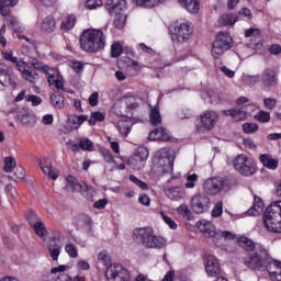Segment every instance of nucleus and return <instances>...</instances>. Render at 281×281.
Masks as SVG:
<instances>
[{
	"mask_svg": "<svg viewBox=\"0 0 281 281\" xmlns=\"http://www.w3.org/2000/svg\"><path fill=\"white\" fill-rule=\"evenodd\" d=\"M248 258L244 260V265L252 271H268L272 281H281V261L276 260L269 255V250L262 247H248Z\"/></svg>",
	"mask_w": 281,
	"mask_h": 281,
	"instance_id": "nucleus-1",
	"label": "nucleus"
},
{
	"mask_svg": "<svg viewBox=\"0 0 281 281\" xmlns=\"http://www.w3.org/2000/svg\"><path fill=\"white\" fill-rule=\"evenodd\" d=\"M79 41L81 49L88 54H98V52H102L106 45L104 32L98 29L85 30Z\"/></svg>",
	"mask_w": 281,
	"mask_h": 281,
	"instance_id": "nucleus-2",
	"label": "nucleus"
},
{
	"mask_svg": "<svg viewBox=\"0 0 281 281\" xmlns=\"http://www.w3.org/2000/svg\"><path fill=\"white\" fill-rule=\"evenodd\" d=\"M235 170L241 175V177H251L256 175L258 168L256 161L247 155L240 154L233 160Z\"/></svg>",
	"mask_w": 281,
	"mask_h": 281,
	"instance_id": "nucleus-3",
	"label": "nucleus"
},
{
	"mask_svg": "<svg viewBox=\"0 0 281 281\" xmlns=\"http://www.w3.org/2000/svg\"><path fill=\"white\" fill-rule=\"evenodd\" d=\"M234 47V40L229 33L218 32L216 40L213 42L212 56L221 58L228 49Z\"/></svg>",
	"mask_w": 281,
	"mask_h": 281,
	"instance_id": "nucleus-4",
	"label": "nucleus"
},
{
	"mask_svg": "<svg viewBox=\"0 0 281 281\" xmlns=\"http://www.w3.org/2000/svg\"><path fill=\"white\" fill-rule=\"evenodd\" d=\"M33 229L36 236L44 240V243H48L50 247H60V245L65 243V236L60 233H57L55 236H49L47 227L43 222H38L37 224H35L33 226Z\"/></svg>",
	"mask_w": 281,
	"mask_h": 281,
	"instance_id": "nucleus-5",
	"label": "nucleus"
},
{
	"mask_svg": "<svg viewBox=\"0 0 281 281\" xmlns=\"http://www.w3.org/2000/svg\"><path fill=\"white\" fill-rule=\"evenodd\" d=\"M200 124L195 125L196 133H207L216 126L218 122V113L214 111H205L203 114L200 115Z\"/></svg>",
	"mask_w": 281,
	"mask_h": 281,
	"instance_id": "nucleus-6",
	"label": "nucleus"
},
{
	"mask_svg": "<svg viewBox=\"0 0 281 281\" xmlns=\"http://www.w3.org/2000/svg\"><path fill=\"white\" fill-rule=\"evenodd\" d=\"M67 181V186L66 189L72 192H80L83 196H86V199H92L93 193L95 192V190H93V188L87 186L85 182H80L78 181V178L74 177V176H68L66 178Z\"/></svg>",
	"mask_w": 281,
	"mask_h": 281,
	"instance_id": "nucleus-7",
	"label": "nucleus"
},
{
	"mask_svg": "<svg viewBox=\"0 0 281 281\" xmlns=\"http://www.w3.org/2000/svg\"><path fill=\"white\" fill-rule=\"evenodd\" d=\"M105 278L109 281H128L131 274H128V270H126L122 265L114 263L106 268Z\"/></svg>",
	"mask_w": 281,
	"mask_h": 281,
	"instance_id": "nucleus-8",
	"label": "nucleus"
},
{
	"mask_svg": "<svg viewBox=\"0 0 281 281\" xmlns=\"http://www.w3.org/2000/svg\"><path fill=\"white\" fill-rule=\"evenodd\" d=\"M158 166L162 172H172L175 166V156L170 153L169 148H161L157 153Z\"/></svg>",
	"mask_w": 281,
	"mask_h": 281,
	"instance_id": "nucleus-9",
	"label": "nucleus"
},
{
	"mask_svg": "<svg viewBox=\"0 0 281 281\" xmlns=\"http://www.w3.org/2000/svg\"><path fill=\"white\" fill-rule=\"evenodd\" d=\"M210 196L204 193H198L191 199V210L194 214H203L210 210Z\"/></svg>",
	"mask_w": 281,
	"mask_h": 281,
	"instance_id": "nucleus-10",
	"label": "nucleus"
},
{
	"mask_svg": "<svg viewBox=\"0 0 281 281\" xmlns=\"http://www.w3.org/2000/svg\"><path fill=\"white\" fill-rule=\"evenodd\" d=\"M190 36H192V26L188 23L176 25L171 31V38L176 43H186V41H190Z\"/></svg>",
	"mask_w": 281,
	"mask_h": 281,
	"instance_id": "nucleus-11",
	"label": "nucleus"
},
{
	"mask_svg": "<svg viewBox=\"0 0 281 281\" xmlns=\"http://www.w3.org/2000/svg\"><path fill=\"white\" fill-rule=\"evenodd\" d=\"M154 234L155 229L149 226L143 228H135L133 232V239L136 243H140V245H143L144 247H149Z\"/></svg>",
	"mask_w": 281,
	"mask_h": 281,
	"instance_id": "nucleus-12",
	"label": "nucleus"
},
{
	"mask_svg": "<svg viewBox=\"0 0 281 281\" xmlns=\"http://www.w3.org/2000/svg\"><path fill=\"white\" fill-rule=\"evenodd\" d=\"M148 159V149L146 147H138L134 157L130 160V166L134 170H143Z\"/></svg>",
	"mask_w": 281,
	"mask_h": 281,
	"instance_id": "nucleus-13",
	"label": "nucleus"
},
{
	"mask_svg": "<svg viewBox=\"0 0 281 281\" xmlns=\"http://www.w3.org/2000/svg\"><path fill=\"white\" fill-rule=\"evenodd\" d=\"M18 70L20 71L22 78L26 82H31V85H36V82H38V79L41 78L36 70L27 67V63H25V60H22V64H18Z\"/></svg>",
	"mask_w": 281,
	"mask_h": 281,
	"instance_id": "nucleus-14",
	"label": "nucleus"
},
{
	"mask_svg": "<svg viewBox=\"0 0 281 281\" xmlns=\"http://www.w3.org/2000/svg\"><path fill=\"white\" fill-rule=\"evenodd\" d=\"M0 85L16 89V81L12 78V68L4 63H0Z\"/></svg>",
	"mask_w": 281,
	"mask_h": 281,
	"instance_id": "nucleus-15",
	"label": "nucleus"
},
{
	"mask_svg": "<svg viewBox=\"0 0 281 281\" xmlns=\"http://www.w3.org/2000/svg\"><path fill=\"white\" fill-rule=\"evenodd\" d=\"M204 267L207 276L211 278H216L221 273V265L218 263V259L212 255H206L204 257Z\"/></svg>",
	"mask_w": 281,
	"mask_h": 281,
	"instance_id": "nucleus-16",
	"label": "nucleus"
},
{
	"mask_svg": "<svg viewBox=\"0 0 281 281\" xmlns=\"http://www.w3.org/2000/svg\"><path fill=\"white\" fill-rule=\"evenodd\" d=\"M204 192L210 194V196H215L224 188L223 178H211L204 182Z\"/></svg>",
	"mask_w": 281,
	"mask_h": 281,
	"instance_id": "nucleus-17",
	"label": "nucleus"
},
{
	"mask_svg": "<svg viewBox=\"0 0 281 281\" xmlns=\"http://www.w3.org/2000/svg\"><path fill=\"white\" fill-rule=\"evenodd\" d=\"M196 227L204 236L209 238L216 239V234H218V231H216V226L207 220H201L196 223Z\"/></svg>",
	"mask_w": 281,
	"mask_h": 281,
	"instance_id": "nucleus-18",
	"label": "nucleus"
},
{
	"mask_svg": "<svg viewBox=\"0 0 281 281\" xmlns=\"http://www.w3.org/2000/svg\"><path fill=\"white\" fill-rule=\"evenodd\" d=\"M246 38H250V47L254 49H260L262 47V34L258 29H248L245 31Z\"/></svg>",
	"mask_w": 281,
	"mask_h": 281,
	"instance_id": "nucleus-19",
	"label": "nucleus"
},
{
	"mask_svg": "<svg viewBox=\"0 0 281 281\" xmlns=\"http://www.w3.org/2000/svg\"><path fill=\"white\" fill-rule=\"evenodd\" d=\"M261 80L266 89H273V87H278V77L273 69H266L262 74Z\"/></svg>",
	"mask_w": 281,
	"mask_h": 281,
	"instance_id": "nucleus-20",
	"label": "nucleus"
},
{
	"mask_svg": "<svg viewBox=\"0 0 281 281\" xmlns=\"http://www.w3.org/2000/svg\"><path fill=\"white\" fill-rule=\"evenodd\" d=\"M105 10H108L110 14L122 12L126 10V0H106Z\"/></svg>",
	"mask_w": 281,
	"mask_h": 281,
	"instance_id": "nucleus-21",
	"label": "nucleus"
},
{
	"mask_svg": "<svg viewBox=\"0 0 281 281\" xmlns=\"http://www.w3.org/2000/svg\"><path fill=\"white\" fill-rule=\"evenodd\" d=\"M259 161L262 164L263 168H268V170H278L280 164V159L273 158L271 154H261L259 156Z\"/></svg>",
	"mask_w": 281,
	"mask_h": 281,
	"instance_id": "nucleus-22",
	"label": "nucleus"
},
{
	"mask_svg": "<svg viewBox=\"0 0 281 281\" xmlns=\"http://www.w3.org/2000/svg\"><path fill=\"white\" fill-rule=\"evenodd\" d=\"M148 138L150 142H168L170 139V135L164 127H158L149 133Z\"/></svg>",
	"mask_w": 281,
	"mask_h": 281,
	"instance_id": "nucleus-23",
	"label": "nucleus"
},
{
	"mask_svg": "<svg viewBox=\"0 0 281 281\" xmlns=\"http://www.w3.org/2000/svg\"><path fill=\"white\" fill-rule=\"evenodd\" d=\"M24 63H26V67L30 68L33 67V70L35 71H42L43 74H49V67L43 66V63L38 60L36 57H29L26 60L24 59Z\"/></svg>",
	"mask_w": 281,
	"mask_h": 281,
	"instance_id": "nucleus-24",
	"label": "nucleus"
},
{
	"mask_svg": "<svg viewBox=\"0 0 281 281\" xmlns=\"http://www.w3.org/2000/svg\"><path fill=\"white\" fill-rule=\"evenodd\" d=\"M87 120H89L88 115L81 114V115H70L68 116V124L70 126V128H72V131H78V128H80V126H82V124H85V122H87Z\"/></svg>",
	"mask_w": 281,
	"mask_h": 281,
	"instance_id": "nucleus-25",
	"label": "nucleus"
},
{
	"mask_svg": "<svg viewBox=\"0 0 281 281\" xmlns=\"http://www.w3.org/2000/svg\"><path fill=\"white\" fill-rule=\"evenodd\" d=\"M40 168H41V170L44 172V175H46V176L49 177L50 179H53V180L58 179V173H56V172L53 170L52 160H50L49 158H45V159H44V165H43L42 161H40Z\"/></svg>",
	"mask_w": 281,
	"mask_h": 281,
	"instance_id": "nucleus-26",
	"label": "nucleus"
},
{
	"mask_svg": "<svg viewBox=\"0 0 281 281\" xmlns=\"http://www.w3.org/2000/svg\"><path fill=\"white\" fill-rule=\"evenodd\" d=\"M263 211H265V203L262 202V199H260L259 196H255V203L247 211V214L249 216H258V214H262Z\"/></svg>",
	"mask_w": 281,
	"mask_h": 281,
	"instance_id": "nucleus-27",
	"label": "nucleus"
},
{
	"mask_svg": "<svg viewBox=\"0 0 281 281\" xmlns=\"http://www.w3.org/2000/svg\"><path fill=\"white\" fill-rule=\"evenodd\" d=\"M180 5L184 8L191 14H196L200 9L199 0H178Z\"/></svg>",
	"mask_w": 281,
	"mask_h": 281,
	"instance_id": "nucleus-28",
	"label": "nucleus"
},
{
	"mask_svg": "<svg viewBox=\"0 0 281 281\" xmlns=\"http://www.w3.org/2000/svg\"><path fill=\"white\" fill-rule=\"evenodd\" d=\"M19 120L23 126H34L36 124V115L25 110L19 115Z\"/></svg>",
	"mask_w": 281,
	"mask_h": 281,
	"instance_id": "nucleus-29",
	"label": "nucleus"
},
{
	"mask_svg": "<svg viewBox=\"0 0 281 281\" xmlns=\"http://www.w3.org/2000/svg\"><path fill=\"white\" fill-rule=\"evenodd\" d=\"M16 3H19V0H0L1 16H8L11 12V8H14Z\"/></svg>",
	"mask_w": 281,
	"mask_h": 281,
	"instance_id": "nucleus-30",
	"label": "nucleus"
},
{
	"mask_svg": "<svg viewBox=\"0 0 281 281\" xmlns=\"http://www.w3.org/2000/svg\"><path fill=\"white\" fill-rule=\"evenodd\" d=\"M42 30L46 34H52L56 30V20L54 16L48 15L43 20Z\"/></svg>",
	"mask_w": 281,
	"mask_h": 281,
	"instance_id": "nucleus-31",
	"label": "nucleus"
},
{
	"mask_svg": "<svg viewBox=\"0 0 281 281\" xmlns=\"http://www.w3.org/2000/svg\"><path fill=\"white\" fill-rule=\"evenodd\" d=\"M77 229H89L91 227V217L89 215L80 214L76 217Z\"/></svg>",
	"mask_w": 281,
	"mask_h": 281,
	"instance_id": "nucleus-32",
	"label": "nucleus"
},
{
	"mask_svg": "<svg viewBox=\"0 0 281 281\" xmlns=\"http://www.w3.org/2000/svg\"><path fill=\"white\" fill-rule=\"evenodd\" d=\"M50 102L55 109H65V97L60 91H57L50 95Z\"/></svg>",
	"mask_w": 281,
	"mask_h": 281,
	"instance_id": "nucleus-33",
	"label": "nucleus"
},
{
	"mask_svg": "<svg viewBox=\"0 0 281 281\" xmlns=\"http://www.w3.org/2000/svg\"><path fill=\"white\" fill-rule=\"evenodd\" d=\"M165 192L168 199H171V201H179V199H182L183 196V191L179 187L167 188L165 189Z\"/></svg>",
	"mask_w": 281,
	"mask_h": 281,
	"instance_id": "nucleus-34",
	"label": "nucleus"
},
{
	"mask_svg": "<svg viewBox=\"0 0 281 281\" xmlns=\"http://www.w3.org/2000/svg\"><path fill=\"white\" fill-rule=\"evenodd\" d=\"M224 115L233 117L234 122H240V120H244V117H245V112H243L240 110L233 109V110L224 111Z\"/></svg>",
	"mask_w": 281,
	"mask_h": 281,
	"instance_id": "nucleus-35",
	"label": "nucleus"
},
{
	"mask_svg": "<svg viewBox=\"0 0 281 281\" xmlns=\"http://www.w3.org/2000/svg\"><path fill=\"white\" fill-rule=\"evenodd\" d=\"M136 5L140 8H155V5H159V3H164L166 0H133Z\"/></svg>",
	"mask_w": 281,
	"mask_h": 281,
	"instance_id": "nucleus-36",
	"label": "nucleus"
},
{
	"mask_svg": "<svg viewBox=\"0 0 281 281\" xmlns=\"http://www.w3.org/2000/svg\"><path fill=\"white\" fill-rule=\"evenodd\" d=\"M149 120L153 126H158L161 123V114L159 113V108L155 106L150 110Z\"/></svg>",
	"mask_w": 281,
	"mask_h": 281,
	"instance_id": "nucleus-37",
	"label": "nucleus"
},
{
	"mask_svg": "<svg viewBox=\"0 0 281 281\" xmlns=\"http://www.w3.org/2000/svg\"><path fill=\"white\" fill-rule=\"evenodd\" d=\"M106 115L102 112H92L88 123L90 124V126H95V124H98V122H104Z\"/></svg>",
	"mask_w": 281,
	"mask_h": 281,
	"instance_id": "nucleus-38",
	"label": "nucleus"
},
{
	"mask_svg": "<svg viewBox=\"0 0 281 281\" xmlns=\"http://www.w3.org/2000/svg\"><path fill=\"white\" fill-rule=\"evenodd\" d=\"M202 98H204V100H209V102L211 104H214L216 102H218V92L212 89H207L203 94Z\"/></svg>",
	"mask_w": 281,
	"mask_h": 281,
	"instance_id": "nucleus-39",
	"label": "nucleus"
},
{
	"mask_svg": "<svg viewBox=\"0 0 281 281\" xmlns=\"http://www.w3.org/2000/svg\"><path fill=\"white\" fill-rule=\"evenodd\" d=\"M238 21V15L236 14H223L220 19L221 25H234Z\"/></svg>",
	"mask_w": 281,
	"mask_h": 281,
	"instance_id": "nucleus-40",
	"label": "nucleus"
},
{
	"mask_svg": "<svg viewBox=\"0 0 281 281\" xmlns=\"http://www.w3.org/2000/svg\"><path fill=\"white\" fill-rule=\"evenodd\" d=\"M113 23L114 27H116L117 30H122V27L126 25V14L116 13Z\"/></svg>",
	"mask_w": 281,
	"mask_h": 281,
	"instance_id": "nucleus-41",
	"label": "nucleus"
},
{
	"mask_svg": "<svg viewBox=\"0 0 281 281\" xmlns=\"http://www.w3.org/2000/svg\"><path fill=\"white\" fill-rule=\"evenodd\" d=\"M235 240L236 235L228 231H217V234L215 235V240Z\"/></svg>",
	"mask_w": 281,
	"mask_h": 281,
	"instance_id": "nucleus-42",
	"label": "nucleus"
},
{
	"mask_svg": "<svg viewBox=\"0 0 281 281\" xmlns=\"http://www.w3.org/2000/svg\"><path fill=\"white\" fill-rule=\"evenodd\" d=\"M260 127L257 123H244L243 124V131L246 133V135H254V133H258V130Z\"/></svg>",
	"mask_w": 281,
	"mask_h": 281,
	"instance_id": "nucleus-43",
	"label": "nucleus"
},
{
	"mask_svg": "<svg viewBox=\"0 0 281 281\" xmlns=\"http://www.w3.org/2000/svg\"><path fill=\"white\" fill-rule=\"evenodd\" d=\"M243 81L248 87H255V85H258V82H260V75H255V76L246 75L244 76Z\"/></svg>",
	"mask_w": 281,
	"mask_h": 281,
	"instance_id": "nucleus-44",
	"label": "nucleus"
},
{
	"mask_svg": "<svg viewBox=\"0 0 281 281\" xmlns=\"http://www.w3.org/2000/svg\"><path fill=\"white\" fill-rule=\"evenodd\" d=\"M76 24V18L74 15H68L65 21L61 22V30L69 32V30L74 29Z\"/></svg>",
	"mask_w": 281,
	"mask_h": 281,
	"instance_id": "nucleus-45",
	"label": "nucleus"
},
{
	"mask_svg": "<svg viewBox=\"0 0 281 281\" xmlns=\"http://www.w3.org/2000/svg\"><path fill=\"white\" fill-rule=\"evenodd\" d=\"M2 56L4 60H9V63H13V65L16 66V69H19V65H22L23 60H25V58H22L19 60V58L13 56L12 53H3Z\"/></svg>",
	"mask_w": 281,
	"mask_h": 281,
	"instance_id": "nucleus-46",
	"label": "nucleus"
},
{
	"mask_svg": "<svg viewBox=\"0 0 281 281\" xmlns=\"http://www.w3.org/2000/svg\"><path fill=\"white\" fill-rule=\"evenodd\" d=\"M14 168H16V160H14V157L4 158V172H12Z\"/></svg>",
	"mask_w": 281,
	"mask_h": 281,
	"instance_id": "nucleus-47",
	"label": "nucleus"
},
{
	"mask_svg": "<svg viewBox=\"0 0 281 281\" xmlns=\"http://www.w3.org/2000/svg\"><path fill=\"white\" fill-rule=\"evenodd\" d=\"M148 247H164L166 246V238L161 236H155V234L151 236V241L149 243Z\"/></svg>",
	"mask_w": 281,
	"mask_h": 281,
	"instance_id": "nucleus-48",
	"label": "nucleus"
},
{
	"mask_svg": "<svg viewBox=\"0 0 281 281\" xmlns=\"http://www.w3.org/2000/svg\"><path fill=\"white\" fill-rule=\"evenodd\" d=\"M237 245L239 247H256V243L248 238L247 236H241L237 239Z\"/></svg>",
	"mask_w": 281,
	"mask_h": 281,
	"instance_id": "nucleus-49",
	"label": "nucleus"
},
{
	"mask_svg": "<svg viewBox=\"0 0 281 281\" xmlns=\"http://www.w3.org/2000/svg\"><path fill=\"white\" fill-rule=\"evenodd\" d=\"M177 117L178 120H190V117H192V112H190V109L188 108H182L180 110L177 111Z\"/></svg>",
	"mask_w": 281,
	"mask_h": 281,
	"instance_id": "nucleus-50",
	"label": "nucleus"
},
{
	"mask_svg": "<svg viewBox=\"0 0 281 281\" xmlns=\"http://www.w3.org/2000/svg\"><path fill=\"white\" fill-rule=\"evenodd\" d=\"M199 180V176L196 173H189L187 176V182H186V188L192 189L196 186V181Z\"/></svg>",
	"mask_w": 281,
	"mask_h": 281,
	"instance_id": "nucleus-51",
	"label": "nucleus"
},
{
	"mask_svg": "<svg viewBox=\"0 0 281 281\" xmlns=\"http://www.w3.org/2000/svg\"><path fill=\"white\" fill-rule=\"evenodd\" d=\"M26 220L31 227H34L37 223H41V218H38V215H36V212L34 211H29Z\"/></svg>",
	"mask_w": 281,
	"mask_h": 281,
	"instance_id": "nucleus-52",
	"label": "nucleus"
},
{
	"mask_svg": "<svg viewBox=\"0 0 281 281\" xmlns=\"http://www.w3.org/2000/svg\"><path fill=\"white\" fill-rule=\"evenodd\" d=\"M255 117L258 122H261L262 124H267V122H271V114L266 111H260Z\"/></svg>",
	"mask_w": 281,
	"mask_h": 281,
	"instance_id": "nucleus-53",
	"label": "nucleus"
},
{
	"mask_svg": "<svg viewBox=\"0 0 281 281\" xmlns=\"http://www.w3.org/2000/svg\"><path fill=\"white\" fill-rule=\"evenodd\" d=\"M277 104H278V99H273V98H265L263 99V106L266 109H269V111H273V109H276Z\"/></svg>",
	"mask_w": 281,
	"mask_h": 281,
	"instance_id": "nucleus-54",
	"label": "nucleus"
},
{
	"mask_svg": "<svg viewBox=\"0 0 281 281\" xmlns=\"http://www.w3.org/2000/svg\"><path fill=\"white\" fill-rule=\"evenodd\" d=\"M112 58H120L122 56V44L114 43L111 48Z\"/></svg>",
	"mask_w": 281,
	"mask_h": 281,
	"instance_id": "nucleus-55",
	"label": "nucleus"
},
{
	"mask_svg": "<svg viewBox=\"0 0 281 281\" xmlns=\"http://www.w3.org/2000/svg\"><path fill=\"white\" fill-rule=\"evenodd\" d=\"M100 153L106 164H115V158H113V154L109 149H100Z\"/></svg>",
	"mask_w": 281,
	"mask_h": 281,
	"instance_id": "nucleus-56",
	"label": "nucleus"
},
{
	"mask_svg": "<svg viewBox=\"0 0 281 281\" xmlns=\"http://www.w3.org/2000/svg\"><path fill=\"white\" fill-rule=\"evenodd\" d=\"M130 181H132V183H135V186H138V188H140V190H148V184L146 182L139 180L134 175L130 176Z\"/></svg>",
	"mask_w": 281,
	"mask_h": 281,
	"instance_id": "nucleus-57",
	"label": "nucleus"
},
{
	"mask_svg": "<svg viewBox=\"0 0 281 281\" xmlns=\"http://www.w3.org/2000/svg\"><path fill=\"white\" fill-rule=\"evenodd\" d=\"M98 260H101L103 265H111V254H109L106 250H103L99 252Z\"/></svg>",
	"mask_w": 281,
	"mask_h": 281,
	"instance_id": "nucleus-58",
	"label": "nucleus"
},
{
	"mask_svg": "<svg viewBox=\"0 0 281 281\" xmlns=\"http://www.w3.org/2000/svg\"><path fill=\"white\" fill-rule=\"evenodd\" d=\"M48 82L49 85H54L56 89L65 91V86L63 85V81H60V79H56L55 76H49Z\"/></svg>",
	"mask_w": 281,
	"mask_h": 281,
	"instance_id": "nucleus-59",
	"label": "nucleus"
},
{
	"mask_svg": "<svg viewBox=\"0 0 281 281\" xmlns=\"http://www.w3.org/2000/svg\"><path fill=\"white\" fill-rule=\"evenodd\" d=\"M125 105L127 109H137V106H139V103L137 102V98L127 97L125 98Z\"/></svg>",
	"mask_w": 281,
	"mask_h": 281,
	"instance_id": "nucleus-60",
	"label": "nucleus"
},
{
	"mask_svg": "<svg viewBox=\"0 0 281 281\" xmlns=\"http://www.w3.org/2000/svg\"><path fill=\"white\" fill-rule=\"evenodd\" d=\"M26 102H32V106H38L43 102V99L38 95L27 94L25 97Z\"/></svg>",
	"mask_w": 281,
	"mask_h": 281,
	"instance_id": "nucleus-61",
	"label": "nucleus"
},
{
	"mask_svg": "<svg viewBox=\"0 0 281 281\" xmlns=\"http://www.w3.org/2000/svg\"><path fill=\"white\" fill-rule=\"evenodd\" d=\"M223 214V202H217L212 210L213 218H218Z\"/></svg>",
	"mask_w": 281,
	"mask_h": 281,
	"instance_id": "nucleus-62",
	"label": "nucleus"
},
{
	"mask_svg": "<svg viewBox=\"0 0 281 281\" xmlns=\"http://www.w3.org/2000/svg\"><path fill=\"white\" fill-rule=\"evenodd\" d=\"M79 146L81 150H93V142L89 140V138L80 140Z\"/></svg>",
	"mask_w": 281,
	"mask_h": 281,
	"instance_id": "nucleus-63",
	"label": "nucleus"
},
{
	"mask_svg": "<svg viewBox=\"0 0 281 281\" xmlns=\"http://www.w3.org/2000/svg\"><path fill=\"white\" fill-rule=\"evenodd\" d=\"M86 5L88 10H95L102 5V0H87Z\"/></svg>",
	"mask_w": 281,
	"mask_h": 281,
	"instance_id": "nucleus-64",
	"label": "nucleus"
}]
</instances>
